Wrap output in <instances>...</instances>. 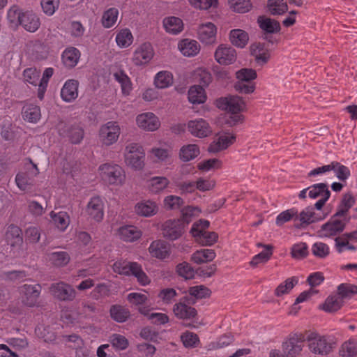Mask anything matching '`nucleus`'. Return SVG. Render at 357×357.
Segmentation results:
<instances>
[{
  "mask_svg": "<svg viewBox=\"0 0 357 357\" xmlns=\"http://www.w3.org/2000/svg\"><path fill=\"white\" fill-rule=\"evenodd\" d=\"M231 43L237 47L243 48L248 43V34L242 29H233L229 33Z\"/></svg>",
  "mask_w": 357,
  "mask_h": 357,
  "instance_id": "obj_40",
  "label": "nucleus"
},
{
  "mask_svg": "<svg viewBox=\"0 0 357 357\" xmlns=\"http://www.w3.org/2000/svg\"><path fill=\"white\" fill-rule=\"evenodd\" d=\"M185 227L182 220H167L162 225V234L165 238L169 241H175L182 236Z\"/></svg>",
  "mask_w": 357,
  "mask_h": 357,
  "instance_id": "obj_8",
  "label": "nucleus"
},
{
  "mask_svg": "<svg viewBox=\"0 0 357 357\" xmlns=\"http://www.w3.org/2000/svg\"><path fill=\"white\" fill-rule=\"evenodd\" d=\"M116 42L120 48H126L133 42V36L128 29L120 30L116 36Z\"/></svg>",
  "mask_w": 357,
  "mask_h": 357,
  "instance_id": "obj_47",
  "label": "nucleus"
},
{
  "mask_svg": "<svg viewBox=\"0 0 357 357\" xmlns=\"http://www.w3.org/2000/svg\"><path fill=\"white\" fill-rule=\"evenodd\" d=\"M162 23L165 30L170 34L176 35L183 30V20L178 17H166L164 18Z\"/></svg>",
  "mask_w": 357,
  "mask_h": 357,
  "instance_id": "obj_31",
  "label": "nucleus"
},
{
  "mask_svg": "<svg viewBox=\"0 0 357 357\" xmlns=\"http://www.w3.org/2000/svg\"><path fill=\"white\" fill-rule=\"evenodd\" d=\"M304 339L301 335L294 334L283 344L284 353L290 357H296L302 351Z\"/></svg>",
  "mask_w": 357,
  "mask_h": 357,
  "instance_id": "obj_18",
  "label": "nucleus"
},
{
  "mask_svg": "<svg viewBox=\"0 0 357 357\" xmlns=\"http://www.w3.org/2000/svg\"><path fill=\"white\" fill-rule=\"evenodd\" d=\"M236 57V50L229 45H219L214 52V58L216 62L223 66L234 63Z\"/></svg>",
  "mask_w": 357,
  "mask_h": 357,
  "instance_id": "obj_13",
  "label": "nucleus"
},
{
  "mask_svg": "<svg viewBox=\"0 0 357 357\" xmlns=\"http://www.w3.org/2000/svg\"><path fill=\"white\" fill-rule=\"evenodd\" d=\"M308 195L311 199L325 198V199H328L331 196V192L327 184L319 183L309 187Z\"/></svg>",
  "mask_w": 357,
  "mask_h": 357,
  "instance_id": "obj_37",
  "label": "nucleus"
},
{
  "mask_svg": "<svg viewBox=\"0 0 357 357\" xmlns=\"http://www.w3.org/2000/svg\"><path fill=\"white\" fill-rule=\"evenodd\" d=\"M112 345L119 350H124L128 347V340L127 338L120 334H113L110 337Z\"/></svg>",
  "mask_w": 357,
  "mask_h": 357,
  "instance_id": "obj_64",
  "label": "nucleus"
},
{
  "mask_svg": "<svg viewBox=\"0 0 357 357\" xmlns=\"http://www.w3.org/2000/svg\"><path fill=\"white\" fill-rule=\"evenodd\" d=\"M200 213L201 210L198 207L188 206L182 209L181 218L178 219L182 220L183 223H185V226L187 227L192 221V219L194 217L198 216Z\"/></svg>",
  "mask_w": 357,
  "mask_h": 357,
  "instance_id": "obj_57",
  "label": "nucleus"
},
{
  "mask_svg": "<svg viewBox=\"0 0 357 357\" xmlns=\"http://www.w3.org/2000/svg\"><path fill=\"white\" fill-rule=\"evenodd\" d=\"M354 204L355 198L353 195L350 192L344 194L337 206L335 216L346 218L349 209Z\"/></svg>",
  "mask_w": 357,
  "mask_h": 357,
  "instance_id": "obj_34",
  "label": "nucleus"
},
{
  "mask_svg": "<svg viewBox=\"0 0 357 357\" xmlns=\"http://www.w3.org/2000/svg\"><path fill=\"white\" fill-rule=\"evenodd\" d=\"M24 81L33 86H38L40 81V72L35 68H29L24 70Z\"/></svg>",
  "mask_w": 357,
  "mask_h": 357,
  "instance_id": "obj_56",
  "label": "nucleus"
},
{
  "mask_svg": "<svg viewBox=\"0 0 357 357\" xmlns=\"http://www.w3.org/2000/svg\"><path fill=\"white\" fill-rule=\"evenodd\" d=\"M121 130L116 121H108L102 125L98 130V140L105 146H110L117 142Z\"/></svg>",
  "mask_w": 357,
  "mask_h": 357,
  "instance_id": "obj_6",
  "label": "nucleus"
},
{
  "mask_svg": "<svg viewBox=\"0 0 357 357\" xmlns=\"http://www.w3.org/2000/svg\"><path fill=\"white\" fill-rule=\"evenodd\" d=\"M186 126L188 131L195 137L205 138L212 133L209 123L202 118L188 121Z\"/></svg>",
  "mask_w": 357,
  "mask_h": 357,
  "instance_id": "obj_12",
  "label": "nucleus"
},
{
  "mask_svg": "<svg viewBox=\"0 0 357 357\" xmlns=\"http://www.w3.org/2000/svg\"><path fill=\"white\" fill-rule=\"evenodd\" d=\"M50 291L54 298L62 301H72L77 296L75 289L64 282L52 284Z\"/></svg>",
  "mask_w": 357,
  "mask_h": 357,
  "instance_id": "obj_11",
  "label": "nucleus"
},
{
  "mask_svg": "<svg viewBox=\"0 0 357 357\" xmlns=\"http://www.w3.org/2000/svg\"><path fill=\"white\" fill-rule=\"evenodd\" d=\"M206 94L203 87L194 85L188 90V100L192 104H202L206 100Z\"/></svg>",
  "mask_w": 357,
  "mask_h": 357,
  "instance_id": "obj_41",
  "label": "nucleus"
},
{
  "mask_svg": "<svg viewBox=\"0 0 357 357\" xmlns=\"http://www.w3.org/2000/svg\"><path fill=\"white\" fill-rule=\"evenodd\" d=\"M326 215H321L320 212L316 213L313 207H306L299 214L296 213L294 219L296 227H304L311 223L322 220Z\"/></svg>",
  "mask_w": 357,
  "mask_h": 357,
  "instance_id": "obj_14",
  "label": "nucleus"
},
{
  "mask_svg": "<svg viewBox=\"0 0 357 357\" xmlns=\"http://www.w3.org/2000/svg\"><path fill=\"white\" fill-rule=\"evenodd\" d=\"M174 83V76L172 73L167 70H162L155 74L153 79V84L155 88L159 89H167L172 86Z\"/></svg>",
  "mask_w": 357,
  "mask_h": 357,
  "instance_id": "obj_33",
  "label": "nucleus"
},
{
  "mask_svg": "<svg viewBox=\"0 0 357 357\" xmlns=\"http://www.w3.org/2000/svg\"><path fill=\"white\" fill-rule=\"evenodd\" d=\"M50 217L55 227L60 231H64L70 224V217L65 211L58 213L51 212Z\"/></svg>",
  "mask_w": 357,
  "mask_h": 357,
  "instance_id": "obj_43",
  "label": "nucleus"
},
{
  "mask_svg": "<svg viewBox=\"0 0 357 357\" xmlns=\"http://www.w3.org/2000/svg\"><path fill=\"white\" fill-rule=\"evenodd\" d=\"M54 70L52 68H47L45 70L43 77L41 78L38 89V98L42 100L44 98V95L46 91L49 79L53 75Z\"/></svg>",
  "mask_w": 357,
  "mask_h": 357,
  "instance_id": "obj_54",
  "label": "nucleus"
},
{
  "mask_svg": "<svg viewBox=\"0 0 357 357\" xmlns=\"http://www.w3.org/2000/svg\"><path fill=\"white\" fill-rule=\"evenodd\" d=\"M154 54L151 44L144 43L135 48L132 54V61L136 66H144L152 60Z\"/></svg>",
  "mask_w": 357,
  "mask_h": 357,
  "instance_id": "obj_9",
  "label": "nucleus"
},
{
  "mask_svg": "<svg viewBox=\"0 0 357 357\" xmlns=\"http://www.w3.org/2000/svg\"><path fill=\"white\" fill-rule=\"evenodd\" d=\"M135 213L142 217H151L158 211L156 202L148 199L137 202L134 207Z\"/></svg>",
  "mask_w": 357,
  "mask_h": 357,
  "instance_id": "obj_22",
  "label": "nucleus"
},
{
  "mask_svg": "<svg viewBox=\"0 0 357 357\" xmlns=\"http://www.w3.org/2000/svg\"><path fill=\"white\" fill-rule=\"evenodd\" d=\"M98 172L102 181L108 185L121 187L126 183V172L119 165L104 163L99 166Z\"/></svg>",
  "mask_w": 357,
  "mask_h": 357,
  "instance_id": "obj_3",
  "label": "nucleus"
},
{
  "mask_svg": "<svg viewBox=\"0 0 357 357\" xmlns=\"http://www.w3.org/2000/svg\"><path fill=\"white\" fill-rule=\"evenodd\" d=\"M22 116L25 121L37 123L41 118L40 107L36 104L26 102L22 109Z\"/></svg>",
  "mask_w": 357,
  "mask_h": 357,
  "instance_id": "obj_24",
  "label": "nucleus"
},
{
  "mask_svg": "<svg viewBox=\"0 0 357 357\" xmlns=\"http://www.w3.org/2000/svg\"><path fill=\"white\" fill-rule=\"evenodd\" d=\"M306 341L308 349L314 355L326 356L336 347V342L333 337L316 332L310 333L306 337Z\"/></svg>",
  "mask_w": 357,
  "mask_h": 357,
  "instance_id": "obj_2",
  "label": "nucleus"
},
{
  "mask_svg": "<svg viewBox=\"0 0 357 357\" xmlns=\"http://www.w3.org/2000/svg\"><path fill=\"white\" fill-rule=\"evenodd\" d=\"M86 212L90 218L100 222L104 218V202L99 196H94L89 201Z\"/></svg>",
  "mask_w": 357,
  "mask_h": 357,
  "instance_id": "obj_16",
  "label": "nucleus"
},
{
  "mask_svg": "<svg viewBox=\"0 0 357 357\" xmlns=\"http://www.w3.org/2000/svg\"><path fill=\"white\" fill-rule=\"evenodd\" d=\"M110 316L114 321L122 323L130 317V311L123 306L114 305L110 308Z\"/></svg>",
  "mask_w": 357,
  "mask_h": 357,
  "instance_id": "obj_49",
  "label": "nucleus"
},
{
  "mask_svg": "<svg viewBox=\"0 0 357 357\" xmlns=\"http://www.w3.org/2000/svg\"><path fill=\"white\" fill-rule=\"evenodd\" d=\"M39 174V170L36 165H33L30 169L24 172H20L16 175L15 183L22 190L30 189L33 185V178Z\"/></svg>",
  "mask_w": 357,
  "mask_h": 357,
  "instance_id": "obj_17",
  "label": "nucleus"
},
{
  "mask_svg": "<svg viewBox=\"0 0 357 357\" xmlns=\"http://www.w3.org/2000/svg\"><path fill=\"white\" fill-rule=\"evenodd\" d=\"M209 222L206 220H199L195 222L190 229L192 236L195 238V241L199 238L203 233H205L206 229L209 227Z\"/></svg>",
  "mask_w": 357,
  "mask_h": 357,
  "instance_id": "obj_61",
  "label": "nucleus"
},
{
  "mask_svg": "<svg viewBox=\"0 0 357 357\" xmlns=\"http://www.w3.org/2000/svg\"><path fill=\"white\" fill-rule=\"evenodd\" d=\"M119 10L116 8H110L105 10L102 17V24L105 28H110L116 23Z\"/></svg>",
  "mask_w": 357,
  "mask_h": 357,
  "instance_id": "obj_51",
  "label": "nucleus"
},
{
  "mask_svg": "<svg viewBox=\"0 0 357 357\" xmlns=\"http://www.w3.org/2000/svg\"><path fill=\"white\" fill-rule=\"evenodd\" d=\"M335 217L334 215L330 221L321 226L319 230L320 236L331 237L336 236L344 230L346 218H343L342 220H337L335 218Z\"/></svg>",
  "mask_w": 357,
  "mask_h": 357,
  "instance_id": "obj_19",
  "label": "nucleus"
},
{
  "mask_svg": "<svg viewBox=\"0 0 357 357\" xmlns=\"http://www.w3.org/2000/svg\"><path fill=\"white\" fill-rule=\"evenodd\" d=\"M337 294L343 299L357 294V286L349 283H342L337 287Z\"/></svg>",
  "mask_w": 357,
  "mask_h": 357,
  "instance_id": "obj_60",
  "label": "nucleus"
},
{
  "mask_svg": "<svg viewBox=\"0 0 357 357\" xmlns=\"http://www.w3.org/2000/svg\"><path fill=\"white\" fill-rule=\"evenodd\" d=\"M136 123L139 128L149 132L157 130L160 126L158 117L152 112H144L137 115Z\"/></svg>",
  "mask_w": 357,
  "mask_h": 357,
  "instance_id": "obj_15",
  "label": "nucleus"
},
{
  "mask_svg": "<svg viewBox=\"0 0 357 357\" xmlns=\"http://www.w3.org/2000/svg\"><path fill=\"white\" fill-rule=\"evenodd\" d=\"M228 4L233 11L240 13H247L252 8L250 0H228Z\"/></svg>",
  "mask_w": 357,
  "mask_h": 357,
  "instance_id": "obj_55",
  "label": "nucleus"
},
{
  "mask_svg": "<svg viewBox=\"0 0 357 357\" xmlns=\"http://www.w3.org/2000/svg\"><path fill=\"white\" fill-rule=\"evenodd\" d=\"M142 234L141 230L133 225L122 226L117 230L119 238L126 242H134L139 239Z\"/></svg>",
  "mask_w": 357,
  "mask_h": 357,
  "instance_id": "obj_25",
  "label": "nucleus"
},
{
  "mask_svg": "<svg viewBox=\"0 0 357 357\" xmlns=\"http://www.w3.org/2000/svg\"><path fill=\"white\" fill-rule=\"evenodd\" d=\"M112 270L119 275L135 276L137 282L142 286H146L151 282L149 278L143 271L142 266L137 262L118 260L113 264Z\"/></svg>",
  "mask_w": 357,
  "mask_h": 357,
  "instance_id": "obj_4",
  "label": "nucleus"
},
{
  "mask_svg": "<svg viewBox=\"0 0 357 357\" xmlns=\"http://www.w3.org/2000/svg\"><path fill=\"white\" fill-rule=\"evenodd\" d=\"M79 82L75 79H68L61 90V97L66 102H71L78 96Z\"/></svg>",
  "mask_w": 357,
  "mask_h": 357,
  "instance_id": "obj_23",
  "label": "nucleus"
},
{
  "mask_svg": "<svg viewBox=\"0 0 357 357\" xmlns=\"http://www.w3.org/2000/svg\"><path fill=\"white\" fill-rule=\"evenodd\" d=\"M149 153L151 158L158 163H169L172 159V149L171 147H153Z\"/></svg>",
  "mask_w": 357,
  "mask_h": 357,
  "instance_id": "obj_27",
  "label": "nucleus"
},
{
  "mask_svg": "<svg viewBox=\"0 0 357 357\" xmlns=\"http://www.w3.org/2000/svg\"><path fill=\"white\" fill-rule=\"evenodd\" d=\"M258 246L264 247L265 250L252 258L250 264L253 267L257 266L259 264H264L267 262L273 255V246L270 245H262L260 243L258 244Z\"/></svg>",
  "mask_w": 357,
  "mask_h": 357,
  "instance_id": "obj_42",
  "label": "nucleus"
},
{
  "mask_svg": "<svg viewBox=\"0 0 357 357\" xmlns=\"http://www.w3.org/2000/svg\"><path fill=\"white\" fill-rule=\"evenodd\" d=\"M340 357H356L357 356V341L354 339H349L341 345L339 349Z\"/></svg>",
  "mask_w": 357,
  "mask_h": 357,
  "instance_id": "obj_46",
  "label": "nucleus"
},
{
  "mask_svg": "<svg viewBox=\"0 0 357 357\" xmlns=\"http://www.w3.org/2000/svg\"><path fill=\"white\" fill-rule=\"evenodd\" d=\"M260 28L268 33H276L280 31V24L272 19L260 17L258 18Z\"/></svg>",
  "mask_w": 357,
  "mask_h": 357,
  "instance_id": "obj_52",
  "label": "nucleus"
},
{
  "mask_svg": "<svg viewBox=\"0 0 357 357\" xmlns=\"http://www.w3.org/2000/svg\"><path fill=\"white\" fill-rule=\"evenodd\" d=\"M80 58V52L74 47L66 48L62 54L63 64L68 68L75 67Z\"/></svg>",
  "mask_w": 357,
  "mask_h": 357,
  "instance_id": "obj_35",
  "label": "nucleus"
},
{
  "mask_svg": "<svg viewBox=\"0 0 357 357\" xmlns=\"http://www.w3.org/2000/svg\"><path fill=\"white\" fill-rule=\"evenodd\" d=\"M19 299L23 305L33 307L37 305L38 300L41 292L39 284H24L18 287Z\"/></svg>",
  "mask_w": 357,
  "mask_h": 357,
  "instance_id": "obj_7",
  "label": "nucleus"
},
{
  "mask_svg": "<svg viewBox=\"0 0 357 357\" xmlns=\"http://www.w3.org/2000/svg\"><path fill=\"white\" fill-rule=\"evenodd\" d=\"M312 254L318 258H325L330 253L328 245L322 242L314 243L311 248Z\"/></svg>",
  "mask_w": 357,
  "mask_h": 357,
  "instance_id": "obj_62",
  "label": "nucleus"
},
{
  "mask_svg": "<svg viewBox=\"0 0 357 357\" xmlns=\"http://www.w3.org/2000/svg\"><path fill=\"white\" fill-rule=\"evenodd\" d=\"M235 140V137L231 134L226 133L219 136L208 146L210 153H218L226 149L229 146L232 144Z\"/></svg>",
  "mask_w": 357,
  "mask_h": 357,
  "instance_id": "obj_29",
  "label": "nucleus"
},
{
  "mask_svg": "<svg viewBox=\"0 0 357 357\" xmlns=\"http://www.w3.org/2000/svg\"><path fill=\"white\" fill-rule=\"evenodd\" d=\"M343 305V300L339 294L329 296L322 305V310L327 312H333L340 310Z\"/></svg>",
  "mask_w": 357,
  "mask_h": 357,
  "instance_id": "obj_44",
  "label": "nucleus"
},
{
  "mask_svg": "<svg viewBox=\"0 0 357 357\" xmlns=\"http://www.w3.org/2000/svg\"><path fill=\"white\" fill-rule=\"evenodd\" d=\"M200 153L199 147L195 144L183 145L179 150V158L183 162L194 160Z\"/></svg>",
  "mask_w": 357,
  "mask_h": 357,
  "instance_id": "obj_36",
  "label": "nucleus"
},
{
  "mask_svg": "<svg viewBox=\"0 0 357 357\" xmlns=\"http://www.w3.org/2000/svg\"><path fill=\"white\" fill-rule=\"evenodd\" d=\"M250 52L257 62L260 64L266 63L270 58L268 50L265 49L264 45L260 43L252 44L250 46Z\"/></svg>",
  "mask_w": 357,
  "mask_h": 357,
  "instance_id": "obj_38",
  "label": "nucleus"
},
{
  "mask_svg": "<svg viewBox=\"0 0 357 357\" xmlns=\"http://www.w3.org/2000/svg\"><path fill=\"white\" fill-rule=\"evenodd\" d=\"M298 283V279L296 277L287 278L284 282L280 284L275 290L274 294L280 297L284 294H287Z\"/></svg>",
  "mask_w": 357,
  "mask_h": 357,
  "instance_id": "obj_50",
  "label": "nucleus"
},
{
  "mask_svg": "<svg viewBox=\"0 0 357 357\" xmlns=\"http://www.w3.org/2000/svg\"><path fill=\"white\" fill-rule=\"evenodd\" d=\"M188 3L197 10H208L218 6V0H187Z\"/></svg>",
  "mask_w": 357,
  "mask_h": 357,
  "instance_id": "obj_58",
  "label": "nucleus"
},
{
  "mask_svg": "<svg viewBox=\"0 0 357 357\" xmlns=\"http://www.w3.org/2000/svg\"><path fill=\"white\" fill-rule=\"evenodd\" d=\"M215 256V252L212 249H201L192 255L191 260L197 264H200L213 261Z\"/></svg>",
  "mask_w": 357,
  "mask_h": 357,
  "instance_id": "obj_39",
  "label": "nucleus"
},
{
  "mask_svg": "<svg viewBox=\"0 0 357 357\" xmlns=\"http://www.w3.org/2000/svg\"><path fill=\"white\" fill-rule=\"evenodd\" d=\"M178 50L185 56H194L200 51V45L195 40L183 39L178 44Z\"/></svg>",
  "mask_w": 357,
  "mask_h": 357,
  "instance_id": "obj_30",
  "label": "nucleus"
},
{
  "mask_svg": "<svg viewBox=\"0 0 357 357\" xmlns=\"http://www.w3.org/2000/svg\"><path fill=\"white\" fill-rule=\"evenodd\" d=\"M20 17V24L22 25L26 31L33 33L39 29L40 21L36 13L32 11H26L22 13Z\"/></svg>",
  "mask_w": 357,
  "mask_h": 357,
  "instance_id": "obj_21",
  "label": "nucleus"
},
{
  "mask_svg": "<svg viewBox=\"0 0 357 357\" xmlns=\"http://www.w3.org/2000/svg\"><path fill=\"white\" fill-rule=\"evenodd\" d=\"M183 204V199L176 195H168L163 200V206L166 210L178 209Z\"/></svg>",
  "mask_w": 357,
  "mask_h": 357,
  "instance_id": "obj_59",
  "label": "nucleus"
},
{
  "mask_svg": "<svg viewBox=\"0 0 357 357\" xmlns=\"http://www.w3.org/2000/svg\"><path fill=\"white\" fill-rule=\"evenodd\" d=\"M150 255L159 259H165L171 254L170 245L162 240L153 241L149 247Z\"/></svg>",
  "mask_w": 357,
  "mask_h": 357,
  "instance_id": "obj_20",
  "label": "nucleus"
},
{
  "mask_svg": "<svg viewBox=\"0 0 357 357\" xmlns=\"http://www.w3.org/2000/svg\"><path fill=\"white\" fill-rule=\"evenodd\" d=\"M170 184L165 176H153L146 181V188L151 193L157 195L165 190Z\"/></svg>",
  "mask_w": 357,
  "mask_h": 357,
  "instance_id": "obj_26",
  "label": "nucleus"
},
{
  "mask_svg": "<svg viewBox=\"0 0 357 357\" xmlns=\"http://www.w3.org/2000/svg\"><path fill=\"white\" fill-rule=\"evenodd\" d=\"M268 8L272 15H282L287 11L288 6L284 0H268Z\"/></svg>",
  "mask_w": 357,
  "mask_h": 357,
  "instance_id": "obj_53",
  "label": "nucleus"
},
{
  "mask_svg": "<svg viewBox=\"0 0 357 357\" xmlns=\"http://www.w3.org/2000/svg\"><path fill=\"white\" fill-rule=\"evenodd\" d=\"M218 236L214 231H206L203 233L196 241L205 246H210L213 245L218 240Z\"/></svg>",
  "mask_w": 357,
  "mask_h": 357,
  "instance_id": "obj_63",
  "label": "nucleus"
},
{
  "mask_svg": "<svg viewBox=\"0 0 357 357\" xmlns=\"http://www.w3.org/2000/svg\"><path fill=\"white\" fill-rule=\"evenodd\" d=\"M173 312L179 319H191L197 315L195 308L181 301L174 305Z\"/></svg>",
  "mask_w": 357,
  "mask_h": 357,
  "instance_id": "obj_28",
  "label": "nucleus"
},
{
  "mask_svg": "<svg viewBox=\"0 0 357 357\" xmlns=\"http://www.w3.org/2000/svg\"><path fill=\"white\" fill-rule=\"evenodd\" d=\"M115 79L121 84L123 95L128 96L132 89V82L130 77L123 71H119L114 74Z\"/></svg>",
  "mask_w": 357,
  "mask_h": 357,
  "instance_id": "obj_48",
  "label": "nucleus"
},
{
  "mask_svg": "<svg viewBox=\"0 0 357 357\" xmlns=\"http://www.w3.org/2000/svg\"><path fill=\"white\" fill-rule=\"evenodd\" d=\"M48 259L52 265L57 267L66 266L70 260L69 254L65 251L51 252L48 255Z\"/></svg>",
  "mask_w": 357,
  "mask_h": 357,
  "instance_id": "obj_45",
  "label": "nucleus"
},
{
  "mask_svg": "<svg viewBox=\"0 0 357 357\" xmlns=\"http://www.w3.org/2000/svg\"><path fill=\"white\" fill-rule=\"evenodd\" d=\"M216 105L219 109L234 114L229 121L231 125L243 122V116L238 114L245 110L246 104L242 98L237 96L222 97L216 100Z\"/></svg>",
  "mask_w": 357,
  "mask_h": 357,
  "instance_id": "obj_1",
  "label": "nucleus"
},
{
  "mask_svg": "<svg viewBox=\"0 0 357 357\" xmlns=\"http://www.w3.org/2000/svg\"><path fill=\"white\" fill-rule=\"evenodd\" d=\"M145 152L143 147L137 143L128 144L125 149L126 164L135 170H141L144 167Z\"/></svg>",
  "mask_w": 357,
  "mask_h": 357,
  "instance_id": "obj_5",
  "label": "nucleus"
},
{
  "mask_svg": "<svg viewBox=\"0 0 357 357\" xmlns=\"http://www.w3.org/2000/svg\"><path fill=\"white\" fill-rule=\"evenodd\" d=\"M217 33L216 25L211 22L200 24L197 31L198 40L206 45H212L216 43Z\"/></svg>",
  "mask_w": 357,
  "mask_h": 357,
  "instance_id": "obj_10",
  "label": "nucleus"
},
{
  "mask_svg": "<svg viewBox=\"0 0 357 357\" xmlns=\"http://www.w3.org/2000/svg\"><path fill=\"white\" fill-rule=\"evenodd\" d=\"M6 240L11 247L21 245L23 242L22 229L15 225H9L6 232Z\"/></svg>",
  "mask_w": 357,
  "mask_h": 357,
  "instance_id": "obj_32",
  "label": "nucleus"
}]
</instances>
